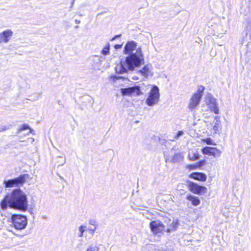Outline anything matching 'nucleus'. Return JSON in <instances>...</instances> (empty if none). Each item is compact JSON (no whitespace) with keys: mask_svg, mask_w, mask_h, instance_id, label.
I'll list each match as a JSON object with an SVG mask.
<instances>
[{"mask_svg":"<svg viewBox=\"0 0 251 251\" xmlns=\"http://www.w3.org/2000/svg\"><path fill=\"white\" fill-rule=\"evenodd\" d=\"M137 43L128 41L125 45L123 53L127 55L124 61L117 64L115 71L117 74L127 73L128 70L133 71L136 68L144 63V57L140 47L137 48Z\"/></svg>","mask_w":251,"mask_h":251,"instance_id":"obj_1","label":"nucleus"},{"mask_svg":"<svg viewBox=\"0 0 251 251\" xmlns=\"http://www.w3.org/2000/svg\"><path fill=\"white\" fill-rule=\"evenodd\" d=\"M2 209H6L8 206L21 211L27 209V196L20 189H14L11 194L6 195L0 203Z\"/></svg>","mask_w":251,"mask_h":251,"instance_id":"obj_2","label":"nucleus"},{"mask_svg":"<svg viewBox=\"0 0 251 251\" xmlns=\"http://www.w3.org/2000/svg\"><path fill=\"white\" fill-rule=\"evenodd\" d=\"M204 87L202 86L198 87V90L191 97L189 100L188 108L190 110H193L196 108L199 105L201 100Z\"/></svg>","mask_w":251,"mask_h":251,"instance_id":"obj_3","label":"nucleus"},{"mask_svg":"<svg viewBox=\"0 0 251 251\" xmlns=\"http://www.w3.org/2000/svg\"><path fill=\"white\" fill-rule=\"evenodd\" d=\"M11 221L13 226L17 230L25 228L27 224L26 217L20 214L12 215Z\"/></svg>","mask_w":251,"mask_h":251,"instance_id":"obj_4","label":"nucleus"},{"mask_svg":"<svg viewBox=\"0 0 251 251\" xmlns=\"http://www.w3.org/2000/svg\"><path fill=\"white\" fill-rule=\"evenodd\" d=\"M29 176L28 174H23L13 179L5 180L3 181V184L6 188H10L14 186L23 185L26 179L28 178Z\"/></svg>","mask_w":251,"mask_h":251,"instance_id":"obj_5","label":"nucleus"},{"mask_svg":"<svg viewBox=\"0 0 251 251\" xmlns=\"http://www.w3.org/2000/svg\"><path fill=\"white\" fill-rule=\"evenodd\" d=\"M159 98V88L157 86L153 85L150 92L146 102L148 106H152L158 102Z\"/></svg>","mask_w":251,"mask_h":251,"instance_id":"obj_6","label":"nucleus"},{"mask_svg":"<svg viewBox=\"0 0 251 251\" xmlns=\"http://www.w3.org/2000/svg\"><path fill=\"white\" fill-rule=\"evenodd\" d=\"M150 227L151 232L154 234L162 233L165 231V226L159 220H153L151 222Z\"/></svg>","mask_w":251,"mask_h":251,"instance_id":"obj_7","label":"nucleus"},{"mask_svg":"<svg viewBox=\"0 0 251 251\" xmlns=\"http://www.w3.org/2000/svg\"><path fill=\"white\" fill-rule=\"evenodd\" d=\"M205 101L209 108L214 113L219 114V109L216 99L211 94H208L205 97Z\"/></svg>","mask_w":251,"mask_h":251,"instance_id":"obj_8","label":"nucleus"},{"mask_svg":"<svg viewBox=\"0 0 251 251\" xmlns=\"http://www.w3.org/2000/svg\"><path fill=\"white\" fill-rule=\"evenodd\" d=\"M188 187L191 192L198 195L204 194L207 191V188L205 186L199 185L192 181L188 182Z\"/></svg>","mask_w":251,"mask_h":251,"instance_id":"obj_9","label":"nucleus"},{"mask_svg":"<svg viewBox=\"0 0 251 251\" xmlns=\"http://www.w3.org/2000/svg\"><path fill=\"white\" fill-rule=\"evenodd\" d=\"M122 94L123 95L139 96L141 94L140 88L138 86H134L121 89Z\"/></svg>","mask_w":251,"mask_h":251,"instance_id":"obj_10","label":"nucleus"},{"mask_svg":"<svg viewBox=\"0 0 251 251\" xmlns=\"http://www.w3.org/2000/svg\"><path fill=\"white\" fill-rule=\"evenodd\" d=\"M201 152L203 154L213 156L214 157H219L221 156L222 151L216 148L210 147H205L201 149Z\"/></svg>","mask_w":251,"mask_h":251,"instance_id":"obj_11","label":"nucleus"},{"mask_svg":"<svg viewBox=\"0 0 251 251\" xmlns=\"http://www.w3.org/2000/svg\"><path fill=\"white\" fill-rule=\"evenodd\" d=\"M165 222L168 225V227L166 229L167 232H171L176 230L179 225V223L177 220L168 219L166 220Z\"/></svg>","mask_w":251,"mask_h":251,"instance_id":"obj_12","label":"nucleus"},{"mask_svg":"<svg viewBox=\"0 0 251 251\" xmlns=\"http://www.w3.org/2000/svg\"><path fill=\"white\" fill-rule=\"evenodd\" d=\"M13 32L10 29H7L0 33V43H7L12 36Z\"/></svg>","mask_w":251,"mask_h":251,"instance_id":"obj_13","label":"nucleus"},{"mask_svg":"<svg viewBox=\"0 0 251 251\" xmlns=\"http://www.w3.org/2000/svg\"><path fill=\"white\" fill-rule=\"evenodd\" d=\"M190 177L194 179L204 181L206 179V176L202 173L194 172L190 175Z\"/></svg>","mask_w":251,"mask_h":251,"instance_id":"obj_14","label":"nucleus"},{"mask_svg":"<svg viewBox=\"0 0 251 251\" xmlns=\"http://www.w3.org/2000/svg\"><path fill=\"white\" fill-rule=\"evenodd\" d=\"M186 199L191 201L192 204L194 206H197L200 203V200L197 197L191 194L187 195Z\"/></svg>","mask_w":251,"mask_h":251,"instance_id":"obj_15","label":"nucleus"},{"mask_svg":"<svg viewBox=\"0 0 251 251\" xmlns=\"http://www.w3.org/2000/svg\"><path fill=\"white\" fill-rule=\"evenodd\" d=\"M220 117L218 116L215 117V125L213 127V130L216 133L217 131L219 130L220 126L221 124V121H220Z\"/></svg>","mask_w":251,"mask_h":251,"instance_id":"obj_16","label":"nucleus"},{"mask_svg":"<svg viewBox=\"0 0 251 251\" xmlns=\"http://www.w3.org/2000/svg\"><path fill=\"white\" fill-rule=\"evenodd\" d=\"M183 156L180 153H176L172 159L173 162H179L182 160Z\"/></svg>","mask_w":251,"mask_h":251,"instance_id":"obj_17","label":"nucleus"},{"mask_svg":"<svg viewBox=\"0 0 251 251\" xmlns=\"http://www.w3.org/2000/svg\"><path fill=\"white\" fill-rule=\"evenodd\" d=\"M139 73L144 77H147L150 73L149 67L147 65L145 66L143 69L139 71Z\"/></svg>","mask_w":251,"mask_h":251,"instance_id":"obj_18","label":"nucleus"},{"mask_svg":"<svg viewBox=\"0 0 251 251\" xmlns=\"http://www.w3.org/2000/svg\"><path fill=\"white\" fill-rule=\"evenodd\" d=\"M99 249L96 245L91 244L88 246L85 251H98Z\"/></svg>","mask_w":251,"mask_h":251,"instance_id":"obj_19","label":"nucleus"},{"mask_svg":"<svg viewBox=\"0 0 251 251\" xmlns=\"http://www.w3.org/2000/svg\"><path fill=\"white\" fill-rule=\"evenodd\" d=\"M26 129L29 130L28 133H31L32 132V131H33V130L32 129L27 125H23L20 127V128L19 129L18 131H19V132H21L23 130H26Z\"/></svg>","mask_w":251,"mask_h":251,"instance_id":"obj_20","label":"nucleus"},{"mask_svg":"<svg viewBox=\"0 0 251 251\" xmlns=\"http://www.w3.org/2000/svg\"><path fill=\"white\" fill-rule=\"evenodd\" d=\"M86 229V227L85 226H81L79 227L78 230H79V233L78 234V236L79 237H81L83 235V233L85 232V231Z\"/></svg>","mask_w":251,"mask_h":251,"instance_id":"obj_21","label":"nucleus"},{"mask_svg":"<svg viewBox=\"0 0 251 251\" xmlns=\"http://www.w3.org/2000/svg\"><path fill=\"white\" fill-rule=\"evenodd\" d=\"M110 45L108 43L105 47L102 50L101 52L103 55H107L109 53Z\"/></svg>","mask_w":251,"mask_h":251,"instance_id":"obj_22","label":"nucleus"},{"mask_svg":"<svg viewBox=\"0 0 251 251\" xmlns=\"http://www.w3.org/2000/svg\"><path fill=\"white\" fill-rule=\"evenodd\" d=\"M57 157L59 159V160L57 162L59 165L63 166L66 163V158H63L62 156H58Z\"/></svg>","mask_w":251,"mask_h":251,"instance_id":"obj_23","label":"nucleus"},{"mask_svg":"<svg viewBox=\"0 0 251 251\" xmlns=\"http://www.w3.org/2000/svg\"><path fill=\"white\" fill-rule=\"evenodd\" d=\"M189 158L190 160H196L199 159V155L198 154V153H193L192 156H190V155H189Z\"/></svg>","mask_w":251,"mask_h":251,"instance_id":"obj_24","label":"nucleus"},{"mask_svg":"<svg viewBox=\"0 0 251 251\" xmlns=\"http://www.w3.org/2000/svg\"><path fill=\"white\" fill-rule=\"evenodd\" d=\"M206 161L205 160H202L199 162L196 163L198 168H200L205 164Z\"/></svg>","mask_w":251,"mask_h":251,"instance_id":"obj_25","label":"nucleus"},{"mask_svg":"<svg viewBox=\"0 0 251 251\" xmlns=\"http://www.w3.org/2000/svg\"><path fill=\"white\" fill-rule=\"evenodd\" d=\"M205 142L208 145H214L212 140L210 138H206Z\"/></svg>","mask_w":251,"mask_h":251,"instance_id":"obj_26","label":"nucleus"},{"mask_svg":"<svg viewBox=\"0 0 251 251\" xmlns=\"http://www.w3.org/2000/svg\"><path fill=\"white\" fill-rule=\"evenodd\" d=\"M188 168L190 169V170H194V169H196V168H198L197 167V164H195V165H189L188 166Z\"/></svg>","mask_w":251,"mask_h":251,"instance_id":"obj_27","label":"nucleus"},{"mask_svg":"<svg viewBox=\"0 0 251 251\" xmlns=\"http://www.w3.org/2000/svg\"><path fill=\"white\" fill-rule=\"evenodd\" d=\"M89 223L90 225L94 226V227L95 226H97V227H98V225H96V221L95 220L91 219L89 221Z\"/></svg>","mask_w":251,"mask_h":251,"instance_id":"obj_28","label":"nucleus"},{"mask_svg":"<svg viewBox=\"0 0 251 251\" xmlns=\"http://www.w3.org/2000/svg\"><path fill=\"white\" fill-rule=\"evenodd\" d=\"M8 128L6 126H2L0 127V132L5 131Z\"/></svg>","mask_w":251,"mask_h":251,"instance_id":"obj_29","label":"nucleus"},{"mask_svg":"<svg viewBox=\"0 0 251 251\" xmlns=\"http://www.w3.org/2000/svg\"><path fill=\"white\" fill-rule=\"evenodd\" d=\"M183 134V132L182 131H179L177 134L175 136V138H177L178 137H179V136L182 135Z\"/></svg>","mask_w":251,"mask_h":251,"instance_id":"obj_30","label":"nucleus"},{"mask_svg":"<svg viewBox=\"0 0 251 251\" xmlns=\"http://www.w3.org/2000/svg\"><path fill=\"white\" fill-rule=\"evenodd\" d=\"M123 44H116L114 46V48L116 50H118L119 49H121L122 47Z\"/></svg>","mask_w":251,"mask_h":251,"instance_id":"obj_31","label":"nucleus"},{"mask_svg":"<svg viewBox=\"0 0 251 251\" xmlns=\"http://www.w3.org/2000/svg\"><path fill=\"white\" fill-rule=\"evenodd\" d=\"M111 79H112L113 80H117L120 78V77L117 76L116 75H112L110 77Z\"/></svg>","mask_w":251,"mask_h":251,"instance_id":"obj_32","label":"nucleus"},{"mask_svg":"<svg viewBox=\"0 0 251 251\" xmlns=\"http://www.w3.org/2000/svg\"><path fill=\"white\" fill-rule=\"evenodd\" d=\"M97 228V226H95L94 227V228H90V229H89V230H90V231L91 233L92 234H93L94 233V232H95V230L96 229V228Z\"/></svg>","mask_w":251,"mask_h":251,"instance_id":"obj_33","label":"nucleus"},{"mask_svg":"<svg viewBox=\"0 0 251 251\" xmlns=\"http://www.w3.org/2000/svg\"><path fill=\"white\" fill-rule=\"evenodd\" d=\"M121 34L115 35L114 37H113L111 39V41H113V40H115L117 37H119L121 36Z\"/></svg>","mask_w":251,"mask_h":251,"instance_id":"obj_34","label":"nucleus"},{"mask_svg":"<svg viewBox=\"0 0 251 251\" xmlns=\"http://www.w3.org/2000/svg\"><path fill=\"white\" fill-rule=\"evenodd\" d=\"M75 22L76 24H80V21L79 20H75Z\"/></svg>","mask_w":251,"mask_h":251,"instance_id":"obj_35","label":"nucleus"},{"mask_svg":"<svg viewBox=\"0 0 251 251\" xmlns=\"http://www.w3.org/2000/svg\"><path fill=\"white\" fill-rule=\"evenodd\" d=\"M75 0H73V1H72V4H71V7H73V5L74 4Z\"/></svg>","mask_w":251,"mask_h":251,"instance_id":"obj_36","label":"nucleus"}]
</instances>
